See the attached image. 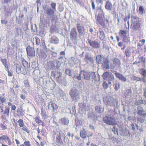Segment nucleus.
I'll list each match as a JSON object with an SVG mask.
<instances>
[{
	"label": "nucleus",
	"instance_id": "obj_34",
	"mask_svg": "<svg viewBox=\"0 0 146 146\" xmlns=\"http://www.w3.org/2000/svg\"><path fill=\"white\" fill-rule=\"evenodd\" d=\"M112 7V5L111 3L109 1H108L106 2L105 8L108 10H111Z\"/></svg>",
	"mask_w": 146,
	"mask_h": 146
},
{
	"label": "nucleus",
	"instance_id": "obj_11",
	"mask_svg": "<svg viewBox=\"0 0 146 146\" xmlns=\"http://www.w3.org/2000/svg\"><path fill=\"white\" fill-rule=\"evenodd\" d=\"M70 38L73 40H76L78 38V33L75 28H72L70 33Z\"/></svg>",
	"mask_w": 146,
	"mask_h": 146
},
{
	"label": "nucleus",
	"instance_id": "obj_39",
	"mask_svg": "<svg viewBox=\"0 0 146 146\" xmlns=\"http://www.w3.org/2000/svg\"><path fill=\"white\" fill-rule=\"evenodd\" d=\"M139 13L141 15H142L145 13V11L143 8V6H140L139 9Z\"/></svg>",
	"mask_w": 146,
	"mask_h": 146
},
{
	"label": "nucleus",
	"instance_id": "obj_36",
	"mask_svg": "<svg viewBox=\"0 0 146 146\" xmlns=\"http://www.w3.org/2000/svg\"><path fill=\"white\" fill-rule=\"evenodd\" d=\"M21 60L22 61V65H23V67H24L25 68H28L30 66V64H28L27 61L24 59H22Z\"/></svg>",
	"mask_w": 146,
	"mask_h": 146
},
{
	"label": "nucleus",
	"instance_id": "obj_19",
	"mask_svg": "<svg viewBox=\"0 0 146 146\" xmlns=\"http://www.w3.org/2000/svg\"><path fill=\"white\" fill-rule=\"evenodd\" d=\"M109 61L107 58H104L102 64V67L104 68L108 69L109 68Z\"/></svg>",
	"mask_w": 146,
	"mask_h": 146
},
{
	"label": "nucleus",
	"instance_id": "obj_61",
	"mask_svg": "<svg viewBox=\"0 0 146 146\" xmlns=\"http://www.w3.org/2000/svg\"><path fill=\"white\" fill-rule=\"evenodd\" d=\"M112 131L115 134L116 132L117 133V134L118 133V131L115 126H113V128L112 129Z\"/></svg>",
	"mask_w": 146,
	"mask_h": 146
},
{
	"label": "nucleus",
	"instance_id": "obj_5",
	"mask_svg": "<svg viewBox=\"0 0 146 146\" xmlns=\"http://www.w3.org/2000/svg\"><path fill=\"white\" fill-rule=\"evenodd\" d=\"M51 69L55 70L58 69L61 66L60 62L57 60H54L49 62Z\"/></svg>",
	"mask_w": 146,
	"mask_h": 146
},
{
	"label": "nucleus",
	"instance_id": "obj_17",
	"mask_svg": "<svg viewBox=\"0 0 146 146\" xmlns=\"http://www.w3.org/2000/svg\"><path fill=\"white\" fill-rule=\"evenodd\" d=\"M69 61L74 64L77 65H80L81 63L80 60L73 57H71L69 59Z\"/></svg>",
	"mask_w": 146,
	"mask_h": 146
},
{
	"label": "nucleus",
	"instance_id": "obj_30",
	"mask_svg": "<svg viewBox=\"0 0 146 146\" xmlns=\"http://www.w3.org/2000/svg\"><path fill=\"white\" fill-rule=\"evenodd\" d=\"M80 135L81 137L83 139H85L87 136H88L86 131L84 129L80 130Z\"/></svg>",
	"mask_w": 146,
	"mask_h": 146
},
{
	"label": "nucleus",
	"instance_id": "obj_13",
	"mask_svg": "<svg viewBox=\"0 0 146 146\" xmlns=\"http://www.w3.org/2000/svg\"><path fill=\"white\" fill-rule=\"evenodd\" d=\"M48 109L52 108V112H56L58 108V106L56 104L54 103L51 101L48 103Z\"/></svg>",
	"mask_w": 146,
	"mask_h": 146
},
{
	"label": "nucleus",
	"instance_id": "obj_47",
	"mask_svg": "<svg viewBox=\"0 0 146 146\" xmlns=\"http://www.w3.org/2000/svg\"><path fill=\"white\" fill-rule=\"evenodd\" d=\"M65 72L66 74L69 75L70 76H72V71L70 70L67 69L65 70Z\"/></svg>",
	"mask_w": 146,
	"mask_h": 146
},
{
	"label": "nucleus",
	"instance_id": "obj_9",
	"mask_svg": "<svg viewBox=\"0 0 146 146\" xmlns=\"http://www.w3.org/2000/svg\"><path fill=\"white\" fill-rule=\"evenodd\" d=\"M96 23L98 25H100L103 27L105 26L102 14L99 13L98 15H96Z\"/></svg>",
	"mask_w": 146,
	"mask_h": 146
},
{
	"label": "nucleus",
	"instance_id": "obj_50",
	"mask_svg": "<svg viewBox=\"0 0 146 146\" xmlns=\"http://www.w3.org/2000/svg\"><path fill=\"white\" fill-rule=\"evenodd\" d=\"M102 86L104 89H107L108 87V84L106 82H103Z\"/></svg>",
	"mask_w": 146,
	"mask_h": 146
},
{
	"label": "nucleus",
	"instance_id": "obj_45",
	"mask_svg": "<svg viewBox=\"0 0 146 146\" xmlns=\"http://www.w3.org/2000/svg\"><path fill=\"white\" fill-rule=\"evenodd\" d=\"M78 106L81 109L85 110L86 107V106L85 104H82V103H79L78 104Z\"/></svg>",
	"mask_w": 146,
	"mask_h": 146
},
{
	"label": "nucleus",
	"instance_id": "obj_52",
	"mask_svg": "<svg viewBox=\"0 0 146 146\" xmlns=\"http://www.w3.org/2000/svg\"><path fill=\"white\" fill-rule=\"evenodd\" d=\"M138 78V79L137 80V81H142L144 82H145V84L146 85V81L144 78L143 77L142 78Z\"/></svg>",
	"mask_w": 146,
	"mask_h": 146
},
{
	"label": "nucleus",
	"instance_id": "obj_21",
	"mask_svg": "<svg viewBox=\"0 0 146 146\" xmlns=\"http://www.w3.org/2000/svg\"><path fill=\"white\" fill-rule=\"evenodd\" d=\"M58 122L62 125H65L68 124L69 121L67 118L64 117L60 119Z\"/></svg>",
	"mask_w": 146,
	"mask_h": 146
},
{
	"label": "nucleus",
	"instance_id": "obj_24",
	"mask_svg": "<svg viewBox=\"0 0 146 146\" xmlns=\"http://www.w3.org/2000/svg\"><path fill=\"white\" fill-rule=\"evenodd\" d=\"M62 73L58 71H53L51 73V76L56 79L60 76H62Z\"/></svg>",
	"mask_w": 146,
	"mask_h": 146
},
{
	"label": "nucleus",
	"instance_id": "obj_12",
	"mask_svg": "<svg viewBox=\"0 0 146 146\" xmlns=\"http://www.w3.org/2000/svg\"><path fill=\"white\" fill-rule=\"evenodd\" d=\"M27 54L30 57H32L35 56V51L33 48L30 46H28L26 48Z\"/></svg>",
	"mask_w": 146,
	"mask_h": 146
},
{
	"label": "nucleus",
	"instance_id": "obj_10",
	"mask_svg": "<svg viewBox=\"0 0 146 146\" xmlns=\"http://www.w3.org/2000/svg\"><path fill=\"white\" fill-rule=\"evenodd\" d=\"M102 76L104 79L107 80L112 81L114 79V77L113 74L108 72H105L103 74Z\"/></svg>",
	"mask_w": 146,
	"mask_h": 146
},
{
	"label": "nucleus",
	"instance_id": "obj_40",
	"mask_svg": "<svg viewBox=\"0 0 146 146\" xmlns=\"http://www.w3.org/2000/svg\"><path fill=\"white\" fill-rule=\"evenodd\" d=\"M137 109L138 110L137 113L138 114H140L141 113H143L144 111L142 107L141 106H138L137 107Z\"/></svg>",
	"mask_w": 146,
	"mask_h": 146
},
{
	"label": "nucleus",
	"instance_id": "obj_37",
	"mask_svg": "<svg viewBox=\"0 0 146 146\" xmlns=\"http://www.w3.org/2000/svg\"><path fill=\"white\" fill-rule=\"evenodd\" d=\"M113 86L115 91L118 90L119 88L120 84L117 81L115 82L113 84Z\"/></svg>",
	"mask_w": 146,
	"mask_h": 146
},
{
	"label": "nucleus",
	"instance_id": "obj_48",
	"mask_svg": "<svg viewBox=\"0 0 146 146\" xmlns=\"http://www.w3.org/2000/svg\"><path fill=\"white\" fill-rule=\"evenodd\" d=\"M143 103V101L142 100H140L136 101L135 102V104L137 105L138 106L140 104Z\"/></svg>",
	"mask_w": 146,
	"mask_h": 146
},
{
	"label": "nucleus",
	"instance_id": "obj_53",
	"mask_svg": "<svg viewBox=\"0 0 146 146\" xmlns=\"http://www.w3.org/2000/svg\"><path fill=\"white\" fill-rule=\"evenodd\" d=\"M22 130L28 133H29V131L28 130L27 128L26 127V126L25 125H24L23 127H22Z\"/></svg>",
	"mask_w": 146,
	"mask_h": 146
},
{
	"label": "nucleus",
	"instance_id": "obj_18",
	"mask_svg": "<svg viewBox=\"0 0 146 146\" xmlns=\"http://www.w3.org/2000/svg\"><path fill=\"white\" fill-rule=\"evenodd\" d=\"M114 74L115 76L118 78L119 80L123 82H125L126 81V78L122 74L117 72L116 71H115Z\"/></svg>",
	"mask_w": 146,
	"mask_h": 146
},
{
	"label": "nucleus",
	"instance_id": "obj_23",
	"mask_svg": "<svg viewBox=\"0 0 146 146\" xmlns=\"http://www.w3.org/2000/svg\"><path fill=\"white\" fill-rule=\"evenodd\" d=\"M98 36L99 37V38L101 40H103L104 39L105 35V33L102 30H100L97 34Z\"/></svg>",
	"mask_w": 146,
	"mask_h": 146
},
{
	"label": "nucleus",
	"instance_id": "obj_58",
	"mask_svg": "<svg viewBox=\"0 0 146 146\" xmlns=\"http://www.w3.org/2000/svg\"><path fill=\"white\" fill-rule=\"evenodd\" d=\"M24 83L26 87H28L29 86V84L28 80H25L24 81Z\"/></svg>",
	"mask_w": 146,
	"mask_h": 146
},
{
	"label": "nucleus",
	"instance_id": "obj_7",
	"mask_svg": "<svg viewBox=\"0 0 146 146\" xmlns=\"http://www.w3.org/2000/svg\"><path fill=\"white\" fill-rule=\"evenodd\" d=\"M53 135H56V139L59 142H62V138H64L65 139V136L64 133H63L62 131L59 129L57 130L56 132L54 131L53 132Z\"/></svg>",
	"mask_w": 146,
	"mask_h": 146
},
{
	"label": "nucleus",
	"instance_id": "obj_22",
	"mask_svg": "<svg viewBox=\"0 0 146 146\" xmlns=\"http://www.w3.org/2000/svg\"><path fill=\"white\" fill-rule=\"evenodd\" d=\"M90 77H91L92 79L95 80H100L99 76L98 73L96 72H92L90 73Z\"/></svg>",
	"mask_w": 146,
	"mask_h": 146
},
{
	"label": "nucleus",
	"instance_id": "obj_51",
	"mask_svg": "<svg viewBox=\"0 0 146 146\" xmlns=\"http://www.w3.org/2000/svg\"><path fill=\"white\" fill-rule=\"evenodd\" d=\"M16 31H17L18 35H21L22 33V30L20 28L18 27L16 29Z\"/></svg>",
	"mask_w": 146,
	"mask_h": 146
},
{
	"label": "nucleus",
	"instance_id": "obj_56",
	"mask_svg": "<svg viewBox=\"0 0 146 146\" xmlns=\"http://www.w3.org/2000/svg\"><path fill=\"white\" fill-rule=\"evenodd\" d=\"M1 61L4 65L7 64V61L6 59H1Z\"/></svg>",
	"mask_w": 146,
	"mask_h": 146
},
{
	"label": "nucleus",
	"instance_id": "obj_60",
	"mask_svg": "<svg viewBox=\"0 0 146 146\" xmlns=\"http://www.w3.org/2000/svg\"><path fill=\"white\" fill-rule=\"evenodd\" d=\"M40 55L44 59L46 58L47 56L46 54L44 52H42V53H41V54Z\"/></svg>",
	"mask_w": 146,
	"mask_h": 146
},
{
	"label": "nucleus",
	"instance_id": "obj_46",
	"mask_svg": "<svg viewBox=\"0 0 146 146\" xmlns=\"http://www.w3.org/2000/svg\"><path fill=\"white\" fill-rule=\"evenodd\" d=\"M123 40L126 43H127L129 41V39L126 35L123 36Z\"/></svg>",
	"mask_w": 146,
	"mask_h": 146
},
{
	"label": "nucleus",
	"instance_id": "obj_25",
	"mask_svg": "<svg viewBox=\"0 0 146 146\" xmlns=\"http://www.w3.org/2000/svg\"><path fill=\"white\" fill-rule=\"evenodd\" d=\"M138 59L139 60L138 61V63H141L143 64V67L145 66V64L146 63V60L145 58L142 56L140 57H139L138 58Z\"/></svg>",
	"mask_w": 146,
	"mask_h": 146
},
{
	"label": "nucleus",
	"instance_id": "obj_33",
	"mask_svg": "<svg viewBox=\"0 0 146 146\" xmlns=\"http://www.w3.org/2000/svg\"><path fill=\"white\" fill-rule=\"evenodd\" d=\"M50 41L51 43L57 44L58 43L59 40L56 36H53L50 39Z\"/></svg>",
	"mask_w": 146,
	"mask_h": 146
},
{
	"label": "nucleus",
	"instance_id": "obj_1",
	"mask_svg": "<svg viewBox=\"0 0 146 146\" xmlns=\"http://www.w3.org/2000/svg\"><path fill=\"white\" fill-rule=\"evenodd\" d=\"M113 114L112 111H109L108 113V115L103 117L104 122L109 125H115L116 123V120L113 115Z\"/></svg>",
	"mask_w": 146,
	"mask_h": 146
},
{
	"label": "nucleus",
	"instance_id": "obj_20",
	"mask_svg": "<svg viewBox=\"0 0 146 146\" xmlns=\"http://www.w3.org/2000/svg\"><path fill=\"white\" fill-rule=\"evenodd\" d=\"M82 71V78L87 80H89L90 78V73L83 71Z\"/></svg>",
	"mask_w": 146,
	"mask_h": 146
},
{
	"label": "nucleus",
	"instance_id": "obj_27",
	"mask_svg": "<svg viewBox=\"0 0 146 146\" xmlns=\"http://www.w3.org/2000/svg\"><path fill=\"white\" fill-rule=\"evenodd\" d=\"M140 74L143 76V77L146 79V69L143 68H140L138 70Z\"/></svg>",
	"mask_w": 146,
	"mask_h": 146
},
{
	"label": "nucleus",
	"instance_id": "obj_63",
	"mask_svg": "<svg viewBox=\"0 0 146 146\" xmlns=\"http://www.w3.org/2000/svg\"><path fill=\"white\" fill-rule=\"evenodd\" d=\"M1 23L2 25H6L7 23V21L5 20H1Z\"/></svg>",
	"mask_w": 146,
	"mask_h": 146
},
{
	"label": "nucleus",
	"instance_id": "obj_35",
	"mask_svg": "<svg viewBox=\"0 0 146 146\" xmlns=\"http://www.w3.org/2000/svg\"><path fill=\"white\" fill-rule=\"evenodd\" d=\"M10 109L9 107L7 106L5 107V110L4 111H3V113L4 115H6L7 116L9 117V112Z\"/></svg>",
	"mask_w": 146,
	"mask_h": 146
},
{
	"label": "nucleus",
	"instance_id": "obj_4",
	"mask_svg": "<svg viewBox=\"0 0 146 146\" xmlns=\"http://www.w3.org/2000/svg\"><path fill=\"white\" fill-rule=\"evenodd\" d=\"M69 94L72 99L74 101H77L80 98L79 93L77 90L75 88L72 89L69 92Z\"/></svg>",
	"mask_w": 146,
	"mask_h": 146
},
{
	"label": "nucleus",
	"instance_id": "obj_14",
	"mask_svg": "<svg viewBox=\"0 0 146 146\" xmlns=\"http://www.w3.org/2000/svg\"><path fill=\"white\" fill-rule=\"evenodd\" d=\"M43 8L44 11L48 15H52L53 14L54 10L52 9L50 7H49L47 5H44Z\"/></svg>",
	"mask_w": 146,
	"mask_h": 146
},
{
	"label": "nucleus",
	"instance_id": "obj_41",
	"mask_svg": "<svg viewBox=\"0 0 146 146\" xmlns=\"http://www.w3.org/2000/svg\"><path fill=\"white\" fill-rule=\"evenodd\" d=\"M35 122L38 124L41 123L42 122V121L40 119V117L37 116L35 118H34Z\"/></svg>",
	"mask_w": 146,
	"mask_h": 146
},
{
	"label": "nucleus",
	"instance_id": "obj_55",
	"mask_svg": "<svg viewBox=\"0 0 146 146\" xmlns=\"http://www.w3.org/2000/svg\"><path fill=\"white\" fill-rule=\"evenodd\" d=\"M82 71H81L80 74L79 75L76 77V78L78 80H81V77L82 76Z\"/></svg>",
	"mask_w": 146,
	"mask_h": 146
},
{
	"label": "nucleus",
	"instance_id": "obj_44",
	"mask_svg": "<svg viewBox=\"0 0 146 146\" xmlns=\"http://www.w3.org/2000/svg\"><path fill=\"white\" fill-rule=\"evenodd\" d=\"M17 112L21 116H23L25 113V112L22 109H18Z\"/></svg>",
	"mask_w": 146,
	"mask_h": 146
},
{
	"label": "nucleus",
	"instance_id": "obj_62",
	"mask_svg": "<svg viewBox=\"0 0 146 146\" xmlns=\"http://www.w3.org/2000/svg\"><path fill=\"white\" fill-rule=\"evenodd\" d=\"M51 6L52 9H55L56 4L55 3H54V2H52L51 4Z\"/></svg>",
	"mask_w": 146,
	"mask_h": 146
},
{
	"label": "nucleus",
	"instance_id": "obj_64",
	"mask_svg": "<svg viewBox=\"0 0 146 146\" xmlns=\"http://www.w3.org/2000/svg\"><path fill=\"white\" fill-rule=\"evenodd\" d=\"M131 127L133 131H135V124L133 123H132L131 124Z\"/></svg>",
	"mask_w": 146,
	"mask_h": 146
},
{
	"label": "nucleus",
	"instance_id": "obj_3",
	"mask_svg": "<svg viewBox=\"0 0 146 146\" xmlns=\"http://www.w3.org/2000/svg\"><path fill=\"white\" fill-rule=\"evenodd\" d=\"M103 101L106 105L114 106V109L115 107V103L116 102L117 104L118 102V100L116 99H114L112 97L109 96H106L104 98Z\"/></svg>",
	"mask_w": 146,
	"mask_h": 146
},
{
	"label": "nucleus",
	"instance_id": "obj_2",
	"mask_svg": "<svg viewBox=\"0 0 146 146\" xmlns=\"http://www.w3.org/2000/svg\"><path fill=\"white\" fill-rule=\"evenodd\" d=\"M131 27L134 30H137L140 27L141 22L139 18L134 16H131Z\"/></svg>",
	"mask_w": 146,
	"mask_h": 146
},
{
	"label": "nucleus",
	"instance_id": "obj_42",
	"mask_svg": "<svg viewBox=\"0 0 146 146\" xmlns=\"http://www.w3.org/2000/svg\"><path fill=\"white\" fill-rule=\"evenodd\" d=\"M84 59L86 61L88 60L89 61L91 62L92 60V58L89 56L88 54L85 55Z\"/></svg>",
	"mask_w": 146,
	"mask_h": 146
},
{
	"label": "nucleus",
	"instance_id": "obj_16",
	"mask_svg": "<svg viewBox=\"0 0 146 146\" xmlns=\"http://www.w3.org/2000/svg\"><path fill=\"white\" fill-rule=\"evenodd\" d=\"M77 28L79 33L80 35H83L85 34V30L84 28L82 26L80 23L77 25Z\"/></svg>",
	"mask_w": 146,
	"mask_h": 146
},
{
	"label": "nucleus",
	"instance_id": "obj_15",
	"mask_svg": "<svg viewBox=\"0 0 146 146\" xmlns=\"http://www.w3.org/2000/svg\"><path fill=\"white\" fill-rule=\"evenodd\" d=\"M16 68V72L18 74L21 73L25 74L26 73V69L23 68L21 65H18Z\"/></svg>",
	"mask_w": 146,
	"mask_h": 146
},
{
	"label": "nucleus",
	"instance_id": "obj_54",
	"mask_svg": "<svg viewBox=\"0 0 146 146\" xmlns=\"http://www.w3.org/2000/svg\"><path fill=\"white\" fill-rule=\"evenodd\" d=\"M62 76L59 77H58L56 78V81L59 83H62Z\"/></svg>",
	"mask_w": 146,
	"mask_h": 146
},
{
	"label": "nucleus",
	"instance_id": "obj_8",
	"mask_svg": "<svg viewBox=\"0 0 146 146\" xmlns=\"http://www.w3.org/2000/svg\"><path fill=\"white\" fill-rule=\"evenodd\" d=\"M89 44L94 48H100V42L96 40H92L88 39Z\"/></svg>",
	"mask_w": 146,
	"mask_h": 146
},
{
	"label": "nucleus",
	"instance_id": "obj_59",
	"mask_svg": "<svg viewBox=\"0 0 146 146\" xmlns=\"http://www.w3.org/2000/svg\"><path fill=\"white\" fill-rule=\"evenodd\" d=\"M0 101L2 103L5 102L6 101L5 98L4 97L0 96Z\"/></svg>",
	"mask_w": 146,
	"mask_h": 146
},
{
	"label": "nucleus",
	"instance_id": "obj_28",
	"mask_svg": "<svg viewBox=\"0 0 146 146\" xmlns=\"http://www.w3.org/2000/svg\"><path fill=\"white\" fill-rule=\"evenodd\" d=\"M132 49L129 47L127 48L125 50V54L127 57H130L132 54Z\"/></svg>",
	"mask_w": 146,
	"mask_h": 146
},
{
	"label": "nucleus",
	"instance_id": "obj_26",
	"mask_svg": "<svg viewBox=\"0 0 146 146\" xmlns=\"http://www.w3.org/2000/svg\"><path fill=\"white\" fill-rule=\"evenodd\" d=\"M5 14L6 15L9 16L12 12V9L9 7H5L4 9Z\"/></svg>",
	"mask_w": 146,
	"mask_h": 146
},
{
	"label": "nucleus",
	"instance_id": "obj_43",
	"mask_svg": "<svg viewBox=\"0 0 146 146\" xmlns=\"http://www.w3.org/2000/svg\"><path fill=\"white\" fill-rule=\"evenodd\" d=\"M17 123H19V125L20 127H23L24 125L23 121L21 119H19L17 121Z\"/></svg>",
	"mask_w": 146,
	"mask_h": 146
},
{
	"label": "nucleus",
	"instance_id": "obj_49",
	"mask_svg": "<svg viewBox=\"0 0 146 146\" xmlns=\"http://www.w3.org/2000/svg\"><path fill=\"white\" fill-rule=\"evenodd\" d=\"M119 33L121 35H122L123 36L126 35L127 32L126 31L124 30H121L119 31Z\"/></svg>",
	"mask_w": 146,
	"mask_h": 146
},
{
	"label": "nucleus",
	"instance_id": "obj_32",
	"mask_svg": "<svg viewBox=\"0 0 146 146\" xmlns=\"http://www.w3.org/2000/svg\"><path fill=\"white\" fill-rule=\"evenodd\" d=\"M113 63L116 66L119 68L121 64V63L119 60L117 58H115L113 61Z\"/></svg>",
	"mask_w": 146,
	"mask_h": 146
},
{
	"label": "nucleus",
	"instance_id": "obj_38",
	"mask_svg": "<svg viewBox=\"0 0 146 146\" xmlns=\"http://www.w3.org/2000/svg\"><path fill=\"white\" fill-rule=\"evenodd\" d=\"M131 89H128L125 91L124 93V95L125 96H130L131 93Z\"/></svg>",
	"mask_w": 146,
	"mask_h": 146
},
{
	"label": "nucleus",
	"instance_id": "obj_29",
	"mask_svg": "<svg viewBox=\"0 0 146 146\" xmlns=\"http://www.w3.org/2000/svg\"><path fill=\"white\" fill-rule=\"evenodd\" d=\"M104 107L100 106H97L95 108L96 111L99 113H102L104 111Z\"/></svg>",
	"mask_w": 146,
	"mask_h": 146
},
{
	"label": "nucleus",
	"instance_id": "obj_31",
	"mask_svg": "<svg viewBox=\"0 0 146 146\" xmlns=\"http://www.w3.org/2000/svg\"><path fill=\"white\" fill-rule=\"evenodd\" d=\"M104 58L101 55H98L96 56V60L98 63L101 64L103 62Z\"/></svg>",
	"mask_w": 146,
	"mask_h": 146
},
{
	"label": "nucleus",
	"instance_id": "obj_57",
	"mask_svg": "<svg viewBox=\"0 0 146 146\" xmlns=\"http://www.w3.org/2000/svg\"><path fill=\"white\" fill-rule=\"evenodd\" d=\"M24 144L25 146H31L30 142L29 141H25L24 143Z\"/></svg>",
	"mask_w": 146,
	"mask_h": 146
},
{
	"label": "nucleus",
	"instance_id": "obj_6",
	"mask_svg": "<svg viewBox=\"0 0 146 146\" xmlns=\"http://www.w3.org/2000/svg\"><path fill=\"white\" fill-rule=\"evenodd\" d=\"M33 44H35L37 45H40V46H45L44 40L41 39V40L37 36L33 37Z\"/></svg>",
	"mask_w": 146,
	"mask_h": 146
}]
</instances>
